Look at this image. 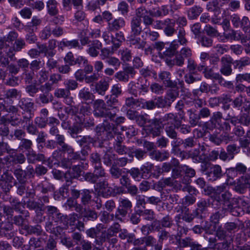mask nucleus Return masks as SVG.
I'll return each mask as SVG.
<instances>
[{
	"mask_svg": "<svg viewBox=\"0 0 250 250\" xmlns=\"http://www.w3.org/2000/svg\"><path fill=\"white\" fill-rule=\"evenodd\" d=\"M90 161L93 167H94V166H98L102 165L100 156L97 152L92 153L90 155Z\"/></svg>",
	"mask_w": 250,
	"mask_h": 250,
	"instance_id": "57",
	"label": "nucleus"
},
{
	"mask_svg": "<svg viewBox=\"0 0 250 250\" xmlns=\"http://www.w3.org/2000/svg\"><path fill=\"white\" fill-rule=\"evenodd\" d=\"M205 77L207 79L218 81L220 84H223L224 80L219 73H214L211 68H207L203 72Z\"/></svg>",
	"mask_w": 250,
	"mask_h": 250,
	"instance_id": "22",
	"label": "nucleus"
},
{
	"mask_svg": "<svg viewBox=\"0 0 250 250\" xmlns=\"http://www.w3.org/2000/svg\"><path fill=\"white\" fill-rule=\"evenodd\" d=\"M18 105L22 109L31 111L34 108V104L33 102L28 101L24 98H22L19 101Z\"/></svg>",
	"mask_w": 250,
	"mask_h": 250,
	"instance_id": "39",
	"label": "nucleus"
},
{
	"mask_svg": "<svg viewBox=\"0 0 250 250\" xmlns=\"http://www.w3.org/2000/svg\"><path fill=\"white\" fill-rule=\"evenodd\" d=\"M102 47V44L99 41L94 40L89 46L87 53L92 57H96L99 54L98 50L101 49Z\"/></svg>",
	"mask_w": 250,
	"mask_h": 250,
	"instance_id": "18",
	"label": "nucleus"
},
{
	"mask_svg": "<svg viewBox=\"0 0 250 250\" xmlns=\"http://www.w3.org/2000/svg\"><path fill=\"white\" fill-rule=\"evenodd\" d=\"M80 46L78 40H72L68 41L67 39H63L58 43V48L63 50L64 48L67 47L69 49L74 48Z\"/></svg>",
	"mask_w": 250,
	"mask_h": 250,
	"instance_id": "19",
	"label": "nucleus"
},
{
	"mask_svg": "<svg viewBox=\"0 0 250 250\" xmlns=\"http://www.w3.org/2000/svg\"><path fill=\"white\" fill-rule=\"evenodd\" d=\"M158 185L161 188L166 187H172L176 190H180L181 188V184L179 183L178 181L174 180L171 177L160 180L158 182Z\"/></svg>",
	"mask_w": 250,
	"mask_h": 250,
	"instance_id": "9",
	"label": "nucleus"
},
{
	"mask_svg": "<svg viewBox=\"0 0 250 250\" xmlns=\"http://www.w3.org/2000/svg\"><path fill=\"white\" fill-rule=\"evenodd\" d=\"M106 103L104 100L98 99L94 101V115L98 117L108 118L110 120H113L116 115L115 105L118 103L117 97L112 95L106 96Z\"/></svg>",
	"mask_w": 250,
	"mask_h": 250,
	"instance_id": "2",
	"label": "nucleus"
},
{
	"mask_svg": "<svg viewBox=\"0 0 250 250\" xmlns=\"http://www.w3.org/2000/svg\"><path fill=\"white\" fill-rule=\"evenodd\" d=\"M8 156L10 158L9 163L13 162L15 164H22L26 160L24 155L21 153H12Z\"/></svg>",
	"mask_w": 250,
	"mask_h": 250,
	"instance_id": "31",
	"label": "nucleus"
},
{
	"mask_svg": "<svg viewBox=\"0 0 250 250\" xmlns=\"http://www.w3.org/2000/svg\"><path fill=\"white\" fill-rule=\"evenodd\" d=\"M81 194L82 204L84 206L88 205L90 203L92 198L90 191L88 189H84L82 190Z\"/></svg>",
	"mask_w": 250,
	"mask_h": 250,
	"instance_id": "42",
	"label": "nucleus"
},
{
	"mask_svg": "<svg viewBox=\"0 0 250 250\" xmlns=\"http://www.w3.org/2000/svg\"><path fill=\"white\" fill-rule=\"evenodd\" d=\"M121 55V59L124 62H129L132 59L131 51L127 48L121 49L119 51Z\"/></svg>",
	"mask_w": 250,
	"mask_h": 250,
	"instance_id": "43",
	"label": "nucleus"
},
{
	"mask_svg": "<svg viewBox=\"0 0 250 250\" xmlns=\"http://www.w3.org/2000/svg\"><path fill=\"white\" fill-rule=\"evenodd\" d=\"M135 74L136 71L134 67L128 66L123 68V70L116 73L114 77L120 82L126 83L129 81L130 77L133 78Z\"/></svg>",
	"mask_w": 250,
	"mask_h": 250,
	"instance_id": "5",
	"label": "nucleus"
},
{
	"mask_svg": "<svg viewBox=\"0 0 250 250\" xmlns=\"http://www.w3.org/2000/svg\"><path fill=\"white\" fill-rule=\"evenodd\" d=\"M232 105L234 108L240 109L241 112L249 113L250 111V101L243 98L241 95L234 99L232 101Z\"/></svg>",
	"mask_w": 250,
	"mask_h": 250,
	"instance_id": "7",
	"label": "nucleus"
},
{
	"mask_svg": "<svg viewBox=\"0 0 250 250\" xmlns=\"http://www.w3.org/2000/svg\"><path fill=\"white\" fill-rule=\"evenodd\" d=\"M124 193H125V189L123 187L120 186H114L113 188H111L110 189H107V191L105 192V194L107 195L113 197Z\"/></svg>",
	"mask_w": 250,
	"mask_h": 250,
	"instance_id": "41",
	"label": "nucleus"
},
{
	"mask_svg": "<svg viewBox=\"0 0 250 250\" xmlns=\"http://www.w3.org/2000/svg\"><path fill=\"white\" fill-rule=\"evenodd\" d=\"M14 174L17 180L20 183H24L26 179V173L25 171L23 170L21 168H17L15 170Z\"/></svg>",
	"mask_w": 250,
	"mask_h": 250,
	"instance_id": "54",
	"label": "nucleus"
},
{
	"mask_svg": "<svg viewBox=\"0 0 250 250\" xmlns=\"http://www.w3.org/2000/svg\"><path fill=\"white\" fill-rule=\"evenodd\" d=\"M119 206L117 208V211L123 217H125L128 211L132 208V203L128 199L120 198L119 200Z\"/></svg>",
	"mask_w": 250,
	"mask_h": 250,
	"instance_id": "11",
	"label": "nucleus"
},
{
	"mask_svg": "<svg viewBox=\"0 0 250 250\" xmlns=\"http://www.w3.org/2000/svg\"><path fill=\"white\" fill-rule=\"evenodd\" d=\"M96 140L90 136H84L80 140L77 141V143L81 146L89 148V145L94 144Z\"/></svg>",
	"mask_w": 250,
	"mask_h": 250,
	"instance_id": "34",
	"label": "nucleus"
},
{
	"mask_svg": "<svg viewBox=\"0 0 250 250\" xmlns=\"http://www.w3.org/2000/svg\"><path fill=\"white\" fill-rule=\"evenodd\" d=\"M177 116H175L174 114L169 113L165 114L162 118L160 119H157L155 118L153 119V123L155 125H159V124H162L163 125V124H170L169 123L172 122V121H174L176 123H177L178 121L177 120Z\"/></svg>",
	"mask_w": 250,
	"mask_h": 250,
	"instance_id": "21",
	"label": "nucleus"
},
{
	"mask_svg": "<svg viewBox=\"0 0 250 250\" xmlns=\"http://www.w3.org/2000/svg\"><path fill=\"white\" fill-rule=\"evenodd\" d=\"M153 167V165L149 162H147L142 165L140 168L141 177L143 178L148 177V174L151 172Z\"/></svg>",
	"mask_w": 250,
	"mask_h": 250,
	"instance_id": "38",
	"label": "nucleus"
},
{
	"mask_svg": "<svg viewBox=\"0 0 250 250\" xmlns=\"http://www.w3.org/2000/svg\"><path fill=\"white\" fill-rule=\"evenodd\" d=\"M207 174L209 181H215L223 176L222 168L218 165H213L210 168Z\"/></svg>",
	"mask_w": 250,
	"mask_h": 250,
	"instance_id": "14",
	"label": "nucleus"
},
{
	"mask_svg": "<svg viewBox=\"0 0 250 250\" xmlns=\"http://www.w3.org/2000/svg\"><path fill=\"white\" fill-rule=\"evenodd\" d=\"M27 161L30 164H35L37 161L44 162L46 161L44 154L36 153L32 149L26 154Z\"/></svg>",
	"mask_w": 250,
	"mask_h": 250,
	"instance_id": "15",
	"label": "nucleus"
},
{
	"mask_svg": "<svg viewBox=\"0 0 250 250\" xmlns=\"http://www.w3.org/2000/svg\"><path fill=\"white\" fill-rule=\"evenodd\" d=\"M54 95L58 98H63L65 103L67 105H70L73 103L70 91L66 88L57 89L55 91Z\"/></svg>",
	"mask_w": 250,
	"mask_h": 250,
	"instance_id": "10",
	"label": "nucleus"
},
{
	"mask_svg": "<svg viewBox=\"0 0 250 250\" xmlns=\"http://www.w3.org/2000/svg\"><path fill=\"white\" fill-rule=\"evenodd\" d=\"M159 80L162 82L166 87L175 88L177 83L171 80V73L167 71H161L158 74Z\"/></svg>",
	"mask_w": 250,
	"mask_h": 250,
	"instance_id": "8",
	"label": "nucleus"
},
{
	"mask_svg": "<svg viewBox=\"0 0 250 250\" xmlns=\"http://www.w3.org/2000/svg\"><path fill=\"white\" fill-rule=\"evenodd\" d=\"M21 94V92L15 88H12L5 91L4 97L7 99L17 98Z\"/></svg>",
	"mask_w": 250,
	"mask_h": 250,
	"instance_id": "45",
	"label": "nucleus"
},
{
	"mask_svg": "<svg viewBox=\"0 0 250 250\" xmlns=\"http://www.w3.org/2000/svg\"><path fill=\"white\" fill-rule=\"evenodd\" d=\"M140 74L144 77H152L154 79L157 78V75L155 71L149 69L148 68H144L140 70Z\"/></svg>",
	"mask_w": 250,
	"mask_h": 250,
	"instance_id": "56",
	"label": "nucleus"
},
{
	"mask_svg": "<svg viewBox=\"0 0 250 250\" xmlns=\"http://www.w3.org/2000/svg\"><path fill=\"white\" fill-rule=\"evenodd\" d=\"M101 49V54L100 56L101 59L103 60L105 59H108V58H110V56L113 54L114 51L116 49H113V47H111V49L104 47Z\"/></svg>",
	"mask_w": 250,
	"mask_h": 250,
	"instance_id": "49",
	"label": "nucleus"
},
{
	"mask_svg": "<svg viewBox=\"0 0 250 250\" xmlns=\"http://www.w3.org/2000/svg\"><path fill=\"white\" fill-rule=\"evenodd\" d=\"M163 126H165V130L167 133V135L169 137L173 139H176L177 136V133L175 131V128H176V124L173 125V124H163Z\"/></svg>",
	"mask_w": 250,
	"mask_h": 250,
	"instance_id": "28",
	"label": "nucleus"
},
{
	"mask_svg": "<svg viewBox=\"0 0 250 250\" xmlns=\"http://www.w3.org/2000/svg\"><path fill=\"white\" fill-rule=\"evenodd\" d=\"M178 34V42L181 45H185L188 42L187 39L186 38V31L184 27H180L179 28H177Z\"/></svg>",
	"mask_w": 250,
	"mask_h": 250,
	"instance_id": "44",
	"label": "nucleus"
},
{
	"mask_svg": "<svg viewBox=\"0 0 250 250\" xmlns=\"http://www.w3.org/2000/svg\"><path fill=\"white\" fill-rule=\"evenodd\" d=\"M188 113L189 116V123L191 126L194 127L196 125L200 126L201 124L199 122L200 117L199 114H196L192 109L188 110Z\"/></svg>",
	"mask_w": 250,
	"mask_h": 250,
	"instance_id": "29",
	"label": "nucleus"
},
{
	"mask_svg": "<svg viewBox=\"0 0 250 250\" xmlns=\"http://www.w3.org/2000/svg\"><path fill=\"white\" fill-rule=\"evenodd\" d=\"M225 212H222L221 209L213 213L210 217V221L215 224L218 223L220 218L224 216Z\"/></svg>",
	"mask_w": 250,
	"mask_h": 250,
	"instance_id": "61",
	"label": "nucleus"
},
{
	"mask_svg": "<svg viewBox=\"0 0 250 250\" xmlns=\"http://www.w3.org/2000/svg\"><path fill=\"white\" fill-rule=\"evenodd\" d=\"M126 25L125 19L122 17L116 18L107 24V30L109 31H117Z\"/></svg>",
	"mask_w": 250,
	"mask_h": 250,
	"instance_id": "13",
	"label": "nucleus"
},
{
	"mask_svg": "<svg viewBox=\"0 0 250 250\" xmlns=\"http://www.w3.org/2000/svg\"><path fill=\"white\" fill-rule=\"evenodd\" d=\"M78 96L81 100L88 104L93 101L95 98L93 94L86 87H83L79 91Z\"/></svg>",
	"mask_w": 250,
	"mask_h": 250,
	"instance_id": "17",
	"label": "nucleus"
},
{
	"mask_svg": "<svg viewBox=\"0 0 250 250\" xmlns=\"http://www.w3.org/2000/svg\"><path fill=\"white\" fill-rule=\"evenodd\" d=\"M149 156L152 159L159 161H163L169 158V154L166 151H160L153 150L149 153Z\"/></svg>",
	"mask_w": 250,
	"mask_h": 250,
	"instance_id": "26",
	"label": "nucleus"
},
{
	"mask_svg": "<svg viewBox=\"0 0 250 250\" xmlns=\"http://www.w3.org/2000/svg\"><path fill=\"white\" fill-rule=\"evenodd\" d=\"M104 225L102 224H98L95 228H91L86 231L87 235L92 238H98L100 233L104 234L102 230L105 229Z\"/></svg>",
	"mask_w": 250,
	"mask_h": 250,
	"instance_id": "23",
	"label": "nucleus"
},
{
	"mask_svg": "<svg viewBox=\"0 0 250 250\" xmlns=\"http://www.w3.org/2000/svg\"><path fill=\"white\" fill-rule=\"evenodd\" d=\"M184 77L185 82L188 84L193 83L201 80V76L196 75L194 73L187 74Z\"/></svg>",
	"mask_w": 250,
	"mask_h": 250,
	"instance_id": "47",
	"label": "nucleus"
},
{
	"mask_svg": "<svg viewBox=\"0 0 250 250\" xmlns=\"http://www.w3.org/2000/svg\"><path fill=\"white\" fill-rule=\"evenodd\" d=\"M83 176L84 180L92 184H95L98 181V179L93 172H83Z\"/></svg>",
	"mask_w": 250,
	"mask_h": 250,
	"instance_id": "62",
	"label": "nucleus"
},
{
	"mask_svg": "<svg viewBox=\"0 0 250 250\" xmlns=\"http://www.w3.org/2000/svg\"><path fill=\"white\" fill-rule=\"evenodd\" d=\"M188 176L187 175L183 176L181 177L179 183L181 184V190L183 191H187L188 190V185L190 183L191 180Z\"/></svg>",
	"mask_w": 250,
	"mask_h": 250,
	"instance_id": "52",
	"label": "nucleus"
},
{
	"mask_svg": "<svg viewBox=\"0 0 250 250\" xmlns=\"http://www.w3.org/2000/svg\"><path fill=\"white\" fill-rule=\"evenodd\" d=\"M46 213L49 217L52 218L60 219L62 217V214L59 212V210L57 208L54 206H48L45 208Z\"/></svg>",
	"mask_w": 250,
	"mask_h": 250,
	"instance_id": "33",
	"label": "nucleus"
},
{
	"mask_svg": "<svg viewBox=\"0 0 250 250\" xmlns=\"http://www.w3.org/2000/svg\"><path fill=\"white\" fill-rule=\"evenodd\" d=\"M41 23V20L37 17H33L31 22L24 26L26 32H34L37 30V26Z\"/></svg>",
	"mask_w": 250,
	"mask_h": 250,
	"instance_id": "27",
	"label": "nucleus"
},
{
	"mask_svg": "<svg viewBox=\"0 0 250 250\" xmlns=\"http://www.w3.org/2000/svg\"><path fill=\"white\" fill-rule=\"evenodd\" d=\"M250 188V167L248 168V173H245L237 180L234 190L236 192L243 194L246 189Z\"/></svg>",
	"mask_w": 250,
	"mask_h": 250,
	"instance_id": "4",
	"label": "nucleus"
},
{
	"mask_svg": "<svg viewBox=\"0 0 250 250\" xmlns=\"http://www.w3.org/2000/svg\"><path fill=\"white\" fill-rule=\"evenodd\" d=\"M83 172L82 167L79 165H74L72 167L70 172L71 173V177L74 178H78Z\"/></svg>",
	"mask_w": 250,
	"mask_h": 250,
	"instance_id": "58",
	"label": "nucleus"
},
{
	"mask_svg": "<svg viewBox=\"0 0 250 250\" xmlns=\"http://www.w3.org/2000/svg\"><path fill=\"white\" fill-rule=\"evenodd\" d=\"M139 83H135L134 82H131L128 84V91L131 94L137 97L139 93Z\"/></svg>",
	"mask_w": 250,
	"mask_h": 250,
	"instance_id": "53",
	"label": "nucleus"
},
{
	"mask_svg": "<svg viewBox=\"0 0 250 250\" xmlns=\"http://www.w3.org/2000/svg\"><path fill=\"white\" fill-rule=\"evenodd\" d=\"M241 29L245 33L250 34V21L247 17L244 16L242 18Z\"/></svg>",
	"mask_w": 250,
	"mask_h": 250,
	"instance_id": "63",
	"label": "nucleus"
},
{
	"mask_svg": "<svg viewBox=\"0 0 250 250\" xmlns=\"http://www.w3.org/2000/svg\"><path fill=\"white\" fill-rule=\"evenodd\" d=\"M37 46L40 50H39L40 54H44V56L47 57H52L56 54L55 51L49 50L48 47L45 44H38Z\"/></svg>",
	"mask_w": 250,
	"mask_h": 250,
	"instance_id": "40",
	"label": "nucleus"
},
{
	"mask_svg": "<svg viewBox=\"0 0 250 250\" xmlns=\"http://www.w3.org/2000/svg\"><path fill=\"white\" fill-rule=\"evenodd\" d=\"M109 171L112 177L115 179L120 178L124 172L122 169L118 167L115 165H113Z\"/></svg>",
	"mask_w": 250,
	"mask_h": 250,
	"instance_id": "50",
	"label": "nucleus"
},
{
	"mask_svg": "<svg viewBox=\"0 0 250 250\" xmlns=\"http://www.w3.org/2000/svg\"><path fill=\"white\" fill-rule=\"evenodd\" d=\"M142 20L138 17H133L130 21V34L127 37V41L131 46L138 49H143L146 42L139 37L143 32Z\"/></svg>",
	"mask_w": 250,
	"mask_h": 250,
	"instance_id": "3",
	"label": "nucleus"
},
{
	"mask_svg": "<svg viewBox=\"0 0 250 250\" xmlns=\"http://www.w3.org/2000/svg\"><path fill=\"white\" fill-rule=\"evenodd\" d=\"M58 2L56 0H48L47 7L48 13L51 16L56 15L58 13Z\"/></svg>",
	"mask_w": 250,
	"mask_h": 250,
	"instance_id": "35",
	"label": "nucleus"
},
{
	"mask_svg": "<svg viewBox=\"0 0 250 250\" xmlns=\"http://www.w3.org/2000/svg\"><path fill=\"white\" fill-rule=\"evenodd\" d=\"M175 21L169 19L163 29L164 33L167 37H172L176 33L177 30L175 28Z\"/></svg>",
	"mask_w": 250,
	"mask_h": 250,
	"instance_id": "24",
	"label": "nucleus"
},
{
	"mask_svg": "<svg viewBox=\"0 0 250 250\" xmlns=\"http://www.w3.org/2000/svg\"><path fill=\"white\" fill-rule=\"evenodd\" d=\"M109 83L105 81H100L95 84V91L99 94L104 95L106 90L108 89Z\"/></svg>",
	"mask_w": 250,
	"mask_h": 250,
	"instance_id": "30",
	"label": "nucleus"
},
{
	"mask_svg": "<svg viewBox=\"0 0 250 250\" xmlns=\"http://www.w3.org/2000/svg\"><path fill=\"white\" fill-rule=\"evenodd\" d=\"M86 17V14L82 10H78L74 15L73 21L74 22H81L83 21Z\"/></svg>",
	"mask_w": 250,
	"mask_h": 250,
	"instance_id": "59",
	"label": "nucleus"
},
{
	"mask_svg": "<svg viewBox=\"0 0 250 250\" xmlns=\"http://www.w3.org/2000/svg\"><path fill=\"white\" fill-rule=\"evenodd\" d=\"M234 63L236 64V67L242 68L250 64V59L248 57H243L240 60L235 61Z\"/></svg>",
	"mask_w": 250,
	"mask_h": 250,
	"instance_id": "64",
	"label": "nucleus"
},
{
	"mask_svg": "<svg viewBox=\"0 0 250 250\" xmlns=\"http://www.w3.org/2000/svg\"><path fill=\"white\" fill-rule=\"evenodd\" d=\"M64 85L69 91L74 90L78 87V83L76 80L68 79L64 82Z\"/></svg>",
	"mask_w": 250,
	"mask_h": 250,
	"instance_id": "55",
	"label": "nucleus"
},
{
	"mask_svg": "<svg viewBox=\"0 0 250 250\" xmlns=\"http://www.w3.org/2000/svg\"><path fill=\"white\" fill-rule=\"evenodd\" d=\"M19 34L15 31H11L9 33L3 37H0V47H3L4 45H6V44H8L10 42H13L14 41H16Z\"/></svg>",
	"mask_w": 250,
	"mask_h": 250,
	"instance_id": "20",
	"label": "nucleus"
},
{
	"mask_svg": "<svg viewBox=\"0 0 250 250\" xmlns=\"http://www.w3.org/2000/svg\"><path fill=\"white\" fill-rule=\"evenodd\" d=\"M106 62L108 65L114 67L116 70L118 69L121 64V62L119 59L114 57H110L108 58V59L106 60Z\"/></svg>",
	"mask_w": 250,
	"mask_h": 250,
	"instance_id": "60",
	"label": "nucleus"
},
{
	"mask_svg": "<svg viewBox=\"0 0 250 250\" xmlns=\"http://www.w3.org/2000/svg\"><path fill=\"white\" fill-rule=\"evenodd\" d=\"M227 151L230 157V159H232L234 158V154L240 151V147L237 146L236 144L229 145L227 147Z\"/></svg>",
	"mask_w": 250,
	"mask_h": 250,
	"instance_id": "51",
	"label": "nucleus"
},
{
	"mask_svg": "<svg viewBox=\"0 0 250 250\" xmlns=\"http://www.w3.org/2000/svg\"><path fill=\"white\" fill-rule=\"evenodd\" d=\"M228 211L234 216H238L244 212V208L239 205V200L233 199L230 204V207L227 208L225 211Z\"/></svg>",
	"mask_w": 250,
	"mask_h": 250,
	"instance_id": "16",
	"label": "nucleus"
},
{
	"mask_svg": "<svg viewBox=\"0 0 250 250\" xmlns=\"http://www.w3.org/2000/svg\"><path fill=\"white\" fill-rule=\"evenodd\" d=\"M93 167L94 171L93 173L98 180L100 178L105 177L106 173L104 169L102 167V165L98 166H94V167Z\"/></svg>",
	"mask_w": 250,
	"mask_h": 250,
	"instance_id": "48",
	"label": "nucleus"
},
{
	"mask_svg": "<svg viewBox=\"0 0 250 250\" xmlns=\"http://www.w3.org/2000/svg\"><path fill=\"white\" fill-rule=\"evenodd\" d=\"M247 170V167L243 164L241 163H237L235 167H230L228 169L227 173L228 176L227 179H229L230 178H233V177H236L237 173L240 174H243L244 175L246 172Z\"/></svg>",
	"mask_w": 250,
	"mask_h": 250,
	"instance_id": "12",
	"label": "nucleus"
},
{
	"mask_svg": "<svg viewBox=\"0 0 250 250\" xmlns=\"http://www.w3.org/2000/svg\"><path fill=\"white\" fill-rule=\"evenodd\" d=\"M0 50L2 51L11 60H13L15 52L17 51L14 46H10L9 44H6V45H4L3 47H0Z\"/></svg>",
	"mask_w": 250,
	"mask_h": 250,
	"instance_id": "37",
	"label": "nucleus"
},
{
	"mask_svg": "<svg viewBox=\"0 0 250 250\" xmlns=\"http://www.w3.org/2000/svg\"><path fill=\"white\" fill-rule=\"evenodd\" d=\"M179 96V91L177 89H169L167 90L165 96L168 106H171V104L176 100Z\"/></svg>",
	"mask_w": 250,
	"mask_h": 250,
	"instance_id": "32",
	"label": "nucleus"
},
{
	"mask_svg": "<svg viewBox=\"0 0 250 250\" xmlns=\"http://www.w3.org/2000/svg\"><path fill=\"white\" fill-rule=\"evenodd\" d=\"M228 182L229 179H227L226 183L214 188L208 187V191L207 194H209L211 192L213 193L212 207L216 209L222 208V212H224L227 208H229L232 203V194L227 189L228 188Z\"/></svg>",
	"mask_w": 250,
	"mask_h": 250,
	"instance_id": "1",
	"label": "nucleus"
},
{
	"mask_svg": "<svg viewBox=\"0 0 250 250\" xmlns=\"http://www.w3.org/2000/svg\"><path fill=\"white\" fill-rule=\"evenodd\" d=\"M125 104L128 107L135 108L140 107L141 102L138 99H135L133 97H128L125 99Z\"/></svg>",
	"mask_w": 250,
	"mask_h": 250,
	"instance_id": "46",
	"label": "nucleus"
},
{
	"mask_svg": "<svg viewBox=\"0 0 250 250\" xmlns=\"http://www.w3.org/2000/svg\"><path fill=\"white\" fill-rule=\"evenodd\" d=\"M203 9L199 5H194L189 8L187 11V15L189 19H196L203 12Z\"/></svg>",
	"mask_w": 250,
	"mask_h": 250,
	"instance_id": "25",
	"label": "nucleus"
},
{
	"mask_svg": "<svg viewBox=\"0 0 250 250\" xmlns=\"http://www.w3.org/2000/svg\"><path fill=\"white\" fill-rule=\"evenodd\" d=\"M33 145L32 142L27 139H22L19 144V149L21 151H29L31 150L32 146Z\"/></svg>",
	"mask_w": 250,
	"mask_h": 250,
	"instance_id": "36",
	"label": "nucleus"
},
{
	"mask_svg": "<svg viewBox=\"0 0 250 250\" xmlns=\"http://www.w3.org/2000/svg\"><path fill=\"white\" fill-rule=\"evenodd\" d=\"M233 59L229 56L226 55L221 59V67L220 69V73L225 76H230L232 72L231 64Z\"/></svg>",
	"mask_w": 250,
	"mask_h": 250,
	"instance_id": "6",
	"label": "nucleus"
}]
</instances>
